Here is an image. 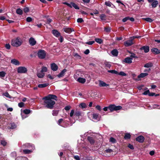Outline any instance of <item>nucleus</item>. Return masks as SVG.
I'll return each instance as SVG.
<instances>
[{
	"mask_svg": "<svg viewBox=\"0 0 160 160\" xmlns=\"http://www.w3.org/2000/svg\"><path fill=\"white\" fill-rule=\"evenodd\" d=\"M91 115L93 119L97 121H99L100 120V118L98 114L97 113H92Z\"/></svg>",
	"mask_w": 160,
	"mask_h": 160,
	"instance_id": "nucleus-8",
	"label": "nucleus"
},
{
	"mask_svg": "<svg viewBox=\"0 0 160 160\" xmlns=\"http://www.w3.org/2000/svg\"><path fill=\"white\" fill-rule=\"evenodd\" d=\"M129 17H126L125 18L123 19L122 21L123 22H126L128 20H129Z\"/></svg>",
	"mask_w": 160,
	"mask_h": 160,
	"instance_id": "nucleus-55",
	"label": "nucleus"
},
{
	"mask_svg": "<svg viewBox=\"0 0 160 160\" xmlns=\"http://www.w3.org/2000/svg\"><path fill=\"white\" fill-rule=\"evenodd\" d=\"M153 66V64L151 62H149L145 64L144 65V67L147 68H149L152 67Z\"/></svg>",
	"mask_w": 160,
	"mask_h": 160,
	"instance_id": "nucleus-26",
	"label": "nucleus"
},
{
	"mask_svg": "<svg viewBox=\"0 0 160 160\" xmlns=\"http://www.w3.org/2000/svg\"><path fill=\"white\" fill-rule=\"evenodd\" d=\"M16 12L18 14L22 15L23 13V12L21 9L20 8H18L16 10Z\"/></svg>",
	"mask_w": 160,
	"mask_h": 160,
	"instance_id": "nucleus-29",
	"label": "nucleus"
},
{
	"mask_svg": "<svg viewBox=\"0 0 160 160\" xmlns=\"http://www.w3.org/2000/svg\"><path fill=\"white\" fill-rule=\"evenodd\" d=\"M7 142L4 140H2L1 141V144L3 146H5L7 144Z\"/></svg>",
	"mask_w": 160,
	"mask_h": 160,
	"instance_id": "nucleus-44",
	"label": "nucleus"
},
{
	"mask_svg": "<svg viewBox=\"0 0 160 160\" xmlns=\"http://www.w3.org/2000/svg\"><path fill=\"white\" fill-rule=\"evenodd\" d=\"M46 55V52L44 50H40L38 52V56L40 59L44 58L45 57Z\"/></svg>",
	"mask_w": 160,
	"mask_h": 160,
	"instance_id": "nucleus-5",
	"label": "nucleus"
},
{
	"mask_svg": "<svg viewBox=\"0 0 160 160\" xmlns=\"http://www.w3.org/2000/svg\"><path fill=\"white\" fill-rule=\"evenodd\" d=\"M6 73L4 71L0 72V77L3 78L5 77Z\"/></svg>",
	"mask_w": 160,
	"mask_h": 160,
	"instance_id": "nucleus-30",
	"label": "nucleus"
},
{
	"mask_svg": "<svg viewBox=\"0 0 160 160\" xmlns=\"http://www.w3.org/2000/svg\"><path fill=\"white\" fill-rule=\"evenodd\" d=\"M24 104L23 102H21L18 103V106L20 108H22L24 107Z\"/></svg>",
	"mask_w": 160,
	"mask_h": 160,
	"instance_id": "nucleus-52",
	"label": "nucleus"
},
{
	"mask_svg": "<svg viewBox=\"0 0 160 160\" xmlns=\"http://www.w3.org/2000/svg\"><path fill=\"white\" fill-rule=\"evenodd\" d=\"M153 108H156L158 109H160V107H159V106L157 105H154L153 106Z\"/></svg>",
	"mask_w": 160,
	"mask_h": 160,
	"instance_id": "nucleus-64",
	"label": "nucleus"
},
{
	"mask_svg": "<svg viewBox=\"0 0 160 160\" xmlns=\"http://www.w3.org/2000/svg\"><path fill=\"white\" fill-rule=\"evenodd\" d=\"M95 42V41H89L88 42H86V43L89 45H92Z\"/></svg>",
	"mask_w": 160,
	"mask_h": 160,
	"instance_id": "nucleus-50",
	"label": "nucleus"
},
{
	"mask_svg": "<svg viewBox=\"0 0 160 160\" xmlns=\"http://www.w3.org/2000/svg\"><path fill=\"white\" fill-rule=\"evenodd\" d=\"M103 63H104V64L107 67L110 68V67L111 66V65L110 64V63L109 62L105 61L103 62Z\"/></svg>",
	"mask_w": 160,
	"mask_h": 160,
	"instance_id": "nucleus-33",
	"label": "nucleus"
},
{
	"mask_svg": "<svg viewBox=\"0 0 160 160\" xmlns=\"http://www.w3.org/2000/svg\"><path fill=\"white\" fill-rule=\"evenodd\" d=\"M105 15L104 14L101 15L100 16V18L102 20H104L105 19Z\"/></svg>",
	"mask_w": 160,
	"mask_h": 160,
	"instance_id": "nucleus-56",
	"label": "nucleus"
},
{
	"mask_svg": "<svg viewBox=\"0 0 160 160\" xmlns=\"http://www.w3.org/2000/svg\"><path fill=\"white\" fill-rule=\"evenodd\" d=\"M31 111L29 109H25L23 111V112L25 114H28L30 113Z\"/></svg>",
	"mask_w": 160,
	"mask_h": 160,
	"instance_id": "nucleus-46",
	"label": "nucleus"
},
{
	"mask_svg": "<svg viewBox=\"0 0 160 160\" xmlns=\"http://www.w3.org/2000/svg\"><path fill=\"white\" fill-rule=\"evenodd\" d=\"M150 93V92L149 90H147L145 91L142 94L144 95H147L148 94L149 95V94Z\"/></svg>",
	"mask_w": 160,
	"mask_h": 160,
	"instance_id": "nucleus-53",
	"label": "nucleus"
},
{
	"mask_svg": "<svg viewBox=\"0 0 160 160\" xmlns=\"http://www.w3.org/2000/svg\"><path fill=\"white\" fill-rule=\"evenodd\" d=\"M74 56L77 59H80L81 58V56L77 53L74 54Z\"/></svg>",
	"mask_w": 160,
	"mask_h": 160,
	"instance_id": "nucleus-42",
	"label": "nucleus"
},
{
	"mask_svg": "<svg viewBox=\"0 0 160 160\" xmlns=\"http://www.w3.org/2000/svg\"><path fill=\"white\" fill-rule=\"evenodd\" d=\"M63 30L65 32L68 33H70L72 31H74L73 28H71L67 27L64 28H63Z\"/></svg>",
	"mask_w": 160,
	"mask_h": 160,
	"instance_id": "nucleus-9",
	"label": "nucleus"
},
{
	"mask_svg": "<svg viewBox=\"0 0 160 160\" xmlns=\"http://www.w3.org/2000/svg\"><path fill=\"white\" fill-rule=\"evenodd\" d=\"M23 11L27 13L29 12V9L28 7H26L23 9Z\"/></svg>",
	"mask_w": 160,
	"mask_h": 160,
	"instance_id": "nucleus-54",
	"label": "nucleus"
},
{
	"mask_svg": "<svg viewBox=\"0 0 160 160\" xmlns=\"http://www.w3.org/2000/svg\"><path fill=\"white\" fill-rule=\"evenodd\" d=\"M79 106L80 108H85L87 107L85 103H82L80 104Z\"/></svg>",
	"mask_w": 160,
	"mask_h": 160,
	"instance_id": "nucleus-35",
	"label": "nucleus"
},
{
	"mask_svg": "<svg viewBox=\"0 0 160 160\" xmlns=\"http://www.w3.org/2000/svg\"><path fill=\"white\" fill-rule=\"evenodd\" d=\"M52 33L56 37H58L60 35V33L56 30H53L52 31Z\"/></svg>",
	"mask_w": 160,
	"mask_h": 160,
	"instance_id": "nucleus-18",
	"label": "nucleus"
},
{
	"mask_svg": "<svg viewBox=\"0 0 160 160\" xmlns=\"http://www.w3.org/2000/svg\"><path fill=\"white\" fill-rule=\"evenodd\" d=\"M16 125L14 123L11 124V127L10 128L11 129H13L16 128Z\"/></svg>",
	"mask_w": 160,
	"mask_h": 160,
	"instance_id": "nucleus-47",
	"label": "nucleus"
},
{
	"mask_svg": "<svg viewBox=\"0 0 160 160\" xmlns=\"http://www.w3.org/2000/svg\"><path fill=\"white\" fill-rule=\"evenodd\" d=\"M72 7H73L76 9H79V8L77 6V5H76L74 3H73V2L72 3Z\"/></svg>",
	"mask_w": 160,
	"mask_h": 160,
	"instance_id": "nucleus-38",
	"label": "nucleus"
},
{
	"mask_svg": "<svg viewBox=\"0 0 160 160\" xmlns=\"http://www.w3.org/2000/svg\"><path fill=\"white\" fill-rule=\"evenodd\" d=\"M140 50H143L145 52L147 53L149 51V48L148 46H143L140 48Z\"/></svg>",
	"mask_w": 160,
	"mask_h": 160,
	"instance_id": "nucleus-13",
	"label": "nucleus"
},
{
	"mask_svg": "<svg viewBox=\"0 0 160 160\" xmlns=\"http://www.w3.org/2000/svg\"><path fill=\"white\" fill-rule=\"evenodd\" d=\"M51 68L53 71H57L58 68V66L55 63H52L51 64Z\"/></svg>",
	"mask_w": 160,
	"mask_h": 160,
	"instance_id": "nucleus-11",
	"label": "nucleus"
},
{
	"mask_svg": "<svg viewBox=\"0 0 160 160\" xmlns=\"http://www.w3.org/2000/svg\"><path fill=\"white\" fill-rule=\"evenodd\" d=\"M143 19H144L145 21L150 22H151L153 21V20L149 18H143Z\"/></svg>",
	"mask_w": 160,
	"mask_h": 160,
	"instance_id": "nucleus-36",
	"label": "nucleus"
},
{
	"mask_svg": "<svg viewBox=\"0 0 160 160\" xmlns=\"http://www.w3.org/2000/svg\"><path fill=\"white\" fill-rule=\"evenodd\" d=\"M95 41L99 44H101L102 42V40L100 38H96L95 39Z\"/></svg>",
	"mask_w": 160,
	"mask_h": 160,
	"instance_id": "nucleus-34",
	"label": "nucleus"
},
{
	"mask_svg": "<svg viewBox=\"0 0 160 160\" xmlns=\"http://www.w3.org/2000/svg\"><path fill=\"white\" fill-rule=\"evenodd\" d=\"M152 52H154L156 54H159L160 53V50H159L157 48H153L151 49Z\"/></svg>",
	"mask_w": 160,
	"mask_h": 160,
	"instance_id": "nucleus-19",
	"label": "nucleus"
},
{
	"mask_svg": "<svg viewBox=\"0 0 160 160\" xmlns=\"http://www.w3.org/2000/svg\"><path fill=\"white\" fill-rule=\"evenodd\" d=\"M105 31L107 32H109L111 30V28L109 27L105 28H104Z\"/></svg>",
	"mask_w": 160,
	"mask_h": 160,
	"instance_id": "nucleus-51",
	"label": "nucleus"
},
{
	"mask_svg": "<svg viewBox=\"0 0 160 160\" xmlns=\"http://www.w3.org/2000/svg\"><path fill=\"white\" fill-rule=\"evenodd\" d=\"M58 111L53 110L52 111V114L53 115L56 116H57L58 114Z\"/></svg>",
	"mask_w": 160,
	"mask_h": 160,
	"instance_id": "nucleus-45",
	"label": "nucleus"
},
{
	"mask_svg": "<svg viewBox=\"0 0 160 160\" xmlns=\"http://www.w3.org/2000/svg\"><path fill=\"white\" fill-rule=\"evenodd\" d=\"M48 83H44L43 84H39L38 85V87L39 88H43L47 87L48 85Z\"/></svg>",
	"mask_w": 160,
	"mask_h": 160,
	"instance_id": "nucleus-20",
	"label": "nucleus"
},
{
	"mask_svg": "<svg viewBox=\"0 0 160 160\" xmlns=\"http://www.w3.org/2000/svg\"><path fill=\"white\" fill-rule=\"evenodd\" d=\"M47 71V68L46 67L43 66L42 67L41 71L44 73V72H46Z\"/></svg>",
	"mask_w": 160,
	"mask_h": 160,
	"instance_id": "nucleus-37",
	"label": "nucleus"
},
{
	"mask_svg": "<svg viewBox=\"0 0 160 160\" xmlns=\"http://www.w3.org/2000/svg\"><path fill=\"white\" fill-rule=\"evenodd\" d=\"M27 71V68L25 67L20 66L17 68V72L18 73H26Z\"/></svg>",
	"mask_w": 160,
	"mask_h": 160,
	"instance_id": "nucleus-4",
	"label": "nucleus"
},
{
	"mask_svg": "<svg viewBox=\"0 0 160 160\" xmlns=\"http://www.w3.org/2000/svg\"><path fill=\"white\" fill-rule=\"evenodd\" d=\"M10 45L9 44H6L5 45L6 48L8 49H9L10 48Z\"/></svg>",
	"mask_w": 160,
	"mask_h": 160,
	"instance_id": "nucleus-63",
	"label": "nucleus"
},
{
	"mask_svg": "<svg viewBox=\"0 0 160 160\" xmlns=\"http://www.w3.org/2000/svg\"><path fill=\"white\" fill-rule=\"evenodd\" d=\"M44 73L41 71L37 74L38 77L40 78H42L44 76Z\"/></svg>",
	"mask_w": 160,
	"mask_h": 160,
	"instance_id": "nucleus-24",
	"label": "nucleus"
},
{
	"mask_svg": "<svg viewBox=\"0 0 160 160\" xmlns=\"http://www.w3.org/2000/svg\"><path fill=\"white\" fill-rule=\"evenodd\" d=\"M81 115V112L79 111L76 112L74 114V115L76 116H79Z\"/></svg>",
	"mask_w": 160,
	"mask_h": 160,
	"instance_id": "nucleus-48",
	"label": "nucleus"
},
{
	"mask_svg": "<svg viewBox=\"0 0 160 160\" xmlns=\"http://www.w3.org/2000/svg\"><path fill=\"white\" fill-rule=\"evenodd\" d=\"M131 136V135L129 133H127L125 134L124 138L125 139H128L130 138Z\"/></svg>",
	"mask_w": 160,
	"mask_h": 160,
	"instance_id": "nucleus-28",
	"label": "nucleus"
},
{
	"mask_svg": "<svg viewBox=\"0 0 160 160\" xmlns=\"http://www.w3.org/2000/svg\"><path fill=\"white\" fill-rule=\"evenodd\" d=\"M158 4V1L157 0H155L153 1V2L152 3L151 5L152 8H155L157 6Z\"/></svg>",
	"mask_w": 160,
	"mask_h": 160,
	"instance_id": "nucleus-23",
	"label": "nucleus"
},
{
	"mask_svg": "<svg viewBox=\"0 0 160 160\" xmlns=\"http://www.w3.org/2000/svg\"><path fill=\"white\" fill-rule=\"evenodd\" d=\"M32 21V19L30 17H28L26 18V21L27 22H31Z\"/></svg>",
	"mask_w": 160,
	"mask_h": 160,
	"instance_id": "nucleus-57",
	"label": "nucleus"
},
{
	"mask_svg": "<svg viewBox=\"0 0 160 160\" xmlns=\"http://www.w3.org/2000/svg\"><path fill=\"white\" fill-rule=\"evenodd\" d=\"M76 81L80 83L83 84L86 82V80L84 78L79 77L76 80Z\"/></svg>",
	"mask_w": 160,
	"mask_h": 160,
	"instance_id": "nucleus-14",
	"label": "nucleus"
},
{
	"mask_svg": "<svg viewBox=\"0 0 160 160\" xmlns=\"http://www.w3.org/2000/svg\"><path fill=\"white\" fill-rule=\"evenodd\" d=\"M3 95L7 98H11V97L8 92H6L3 93Z\"/></svg>",
	"mask_w": 160,
	"mask_h": 160,
	"instance_id": "nucleus-41",
	"label": "nucleus"
},
{
	"mask_svg": "<svg viewBox=\"0 0 160 160\" xmlns=\"http://www.w3.org/2000/svg\"><path fill=\"white\" fill-rule=\"evenodd\" d=\"M25 146V147L28 148H31L32 149L31 150H29L28 149H24L23 150V152L25 154H29L32 152V151L35 149V147L34 145L32 144H30L29 143H26L25 145H23V147Z\"/></svg>",
	"mask_w": 160,
	"mask_h": 160,
	"instance_id": "nucleus-3",
	"label": "nucleus"
},
{
	"mask_svg": "<svg viewBox=\"0 0 160 160\" xmlns=\"http://www.w3.org/2000/svg\"><path fill=\"white\" fill-rule=\"evenodd\" d=\"M136 140L139 142H142L144 140V138L142 136H140L137 137L136 139Z\"/></svg>",
	"mask_w": 160,
	"mask_h": 160,
	"instance_id": "nucleus-12",
	"label": "nucleus"
},
{
	"mask_svg": "<svg viewBox=\"0 0 160 160\" xmlns=\"http://www.w3.org/2000/svg\"><path fill=\"white\" fill-rule=\"evenodd\" d=\"M29 44L32 46L35 45L36 43V41L33 38L31 37L29 40Z\"/></svg>",
	"mask_w": 160,
	"mask_h": 160,
	"instance_id": "nucleus-7",
	"label": "nucleus"
},
{
	"mask_svg": "<svg viewBox=\"0 0 160 160\" xmlns=\"http://www.w3.org/2000/svg\"><path fill=\"white\" fill-rule=\"evenodd\" d=\"M72 2H71L70 3L65 2L64 3V4L66 5H67L70 8H72Z\"/></svg>",
	"mask_w": 160,
	"mask_h": 160,
	"instance_id": "nucleus-49",
	"label": "nucleus"
},
{
	"mask_svg": "<svg viewBox=\"0 0 160 160\" xmlns=\"http://www.w3.org/2000/svg\"><path fill=\"white\" fill-rule=\"evenodd\" d=\"M74 110H72L71 111V112L70 113V116L71 117H72L74 114Z\"/></svg>",
	"mask_w": 160,
	"mask_h": 160,
	"instance_id": "nucleus-58",
	"label": "nucleus"
},
{
	"mask_svg": "<svg viewBox=\"0 0 160 160\" xmlns=\"http://www.w3.org/2000/svg\"><path fill=\"white\" fill-rule=\"evenodd\" d=\"M122 108V107L120 106H116L115 105V111L119 110Z\"/></svg>",
	"mask_w": 160,
	"mask_h": 160,
	"instance_id": "nucleus-40",
	"label": "nucleus"
},
{
	"mask_svg": "<svg viewBox=\"0 0 160 160\" xmlns=\"http://www.w3.org/2000/svg\"><path fill=\"white\" fill-rule=\"evenodd\" d=\"M67 71L66 69H64L58 75V77L59 78L62 77L64 76L65 74V72Z\"/></svg>",
	"mask_w": 160,
	"mask_h": 160,
	"instance_id": "nucleus-16",
	"label": "nucleus"
},
{
	"mask_svg": "<svg viewBox=\"0 0 160 160\" xmlns=\"http://www.w3.org/2000/svg\"><path fill=\"white\" fill-rule=\"evenodd\" d=\"M11 62L12 64L16 65H19L20 64L18 60L15 59L11 60Z\"/></svg>",
	"mask_w": 160,
	"mask_h": 160,
	"instance_id": "nucleus-15",
	"label": "nucleus"
},
{
	"mask_svg": "<svg viewBox=\"0 0 160 160\" xmlns=\"http://www.w3.org/2000/svg\"><path fill=\"white\" fill-rule=\"evenodd\" d=\"M105 152L107 153H110L112 152V150L111 149H108L105 150Z\"/></svg>",
	"mask_w": 160,
	"mask_h": 160,
	"instance_id": "nucleus-59",
	"label": "nucleus"
},
{
	"mask_svg": "<svg viewBox=\"0 0 160 160\" xmlns=\"http://www.w3.org/2000/svg\"><path fill=\"white\" fill-rule=\"evenodd\" d=\"M108 108L111 112L115 111V105H111L108 107Z\"/></svg>",
	"mask_w": 160,
	"mask_h": 160,
	"instance_id": "nucleus-25",
	"label": "nucleus"
},
{
	"mask_svg": "<svg viewBox=\"0 0 160 160\" xmlns=\"http://www.w3.org/2000/svg\"><path fill=\"white\" fill-rule=\"evenodd\" d=\"M88 139L91 144H93L94 142V141L92 137H88Z\"/></svg>",
	"mask_w": 160,
	"mask_h": 160,
	"instance_id": "nucleus-31",
	"label": "nucleus"
},
{
	"mask_svg": "<svg viewBox=\"0 0 160 160\" xmlns=\"http://www.w3.org/2000/svg\"><path fill=\"white\" fill-rule=\"evenodd\" d=\"M98 85L101 87H107L109 86L108 84L100 80L99 81Z\"/></svg>",
	"mask_w": 160,
	"mask_h": 160,
	"instance_id": "nucleus-10",
	"label": "nucleus"
},
{
	"mask_svg": "<svg viewBox=\"0 0 160 160\" xmlns=\"http://www.w3.org/2000/svg\"><path fill=\"white\" fill-rule=\"evenodd\" d=\"M117 75H120L122 76H126V74L124 73V72L121 71L120 72H118V73Z\"/></svg>",
	"mask_w": 160,
	"mask_h": 160,
	"instance_id": "nucleus-43",
	"label": "nucleus"
},
{
	"mask_svg": "<svg viewBox=\"0 0 160 160\" xmlns=\"http://www.w3.org/2000/svg\"><path fill=\"white\" fill-rule=\"evenodd\" d=\"M105 4L108 6L111 7V5H112L113 8L115 7V6L113 5L111 2L109 1H107L105 2Z\"/></svg>",
	"mask_w": 160,
	"mask_h": 160,
	"instance_id": "nucleus-27",
	"label": "nucleus"
},
{
	"mask_svg": "<svg viewBox=\"0 0 160 160\" xmlns=\"http://www.w3.org/2000/svg\"><path fill=\"white\" fill-rule=\"evenodd\" d=\"M112 54L114 56H117L118 55V52L116 49H114L111 52Z\"/></svg>",
	"mask_w": 160,
	"mask_h": 160,
	"instance_id": "nucleus-22",
	"label": "nucleus"
},
{
	"mask_svg": "<svg viewBox=\"0 0 160 160\" xmlns=\"http://www.w3.org/2000/svg\"><path fill=\"white\" fill-rule=\"evenodd\" d=\"M57 98V97L55 95H49L42 98L44 100L43 105L47 108L52 109L55 103V102L52 99L56 100Z\"/></svg>",
	"mask_w": 160,
	"mask_h": 160,
	"instance_id": "nucleus-1",
	"label": "nucleus"
},
{
	"mask_svg": "<svg viewBox=\"0 0 160 160\" xmlns=\"http://www.w3.org/2000/svg\"><path fill=\"white\" fill-rule=\"evenodd\" d=\"M22 39L19 37H18L13 39L11 41V45L14 47H18L20 46L23 43Z\"/></svg>",
	"mask_w": 160,
	"mask_h": 160,
	"instance_id": "nucleus-2",
	"label": "nucleus"
},
{
	"mask_svg": "<svg viewBox=\"0 0 160 160\" xmlns=\"http://www.w3.org/2000/svg\"><path fill=\"white\" fill-rule=\"evenodd\" d=\"M132 41V39L130 38L129 40H128L124 42V46L125 47H128L132 45L133 44Z\"/></svg>",
	"mask_w": 160,
	"mask_h": 160,
	"instance_id": "nucleus-6",
	"label": "nucleus"
},
{
	"mask_svg": "<svg viewBox=\"0 0 160 160\" xmlns=\"http://www.w3.org/2000/svg\"><path fill=\"white\" fill-rule=\"evenodd\" d=\"M77 22H78L81 23L83 21V19L82 18H79L77 19Z\"/></svg>",
	"mask_w": 160,
	"mask_h": 160,
	"instance_id": "nucleus-60",
	"label": "nucleus"
},
{
	"mask_svg": "<svg viewBox=\"0 0 160 160\" xmlns=\"http://www.w3.org/2000/svg\"><path fill=\"white\" fill-rule=\"evenodd\" d=\"M128 147L131 149H134L133 145L130 144L128 145Z\"/></svg>",
	"mask_w": 160,
	"mask_h": 160,
	"instance_id": "nucleus-61",
	"label": "nucleus"
},
{
	"mask_svg": "<svg viewBox=\"0 0 160 160\" xmlns=\"http://www.w3.org/2000/svg\"><path fill=\"white\" fill-rule=\"evenodd\" d=\"M132 58L130 57H127L124 60V62L128 63H131L132 62Z\"/></svg>",
	"mask_w": 160,
	"mask_h": 160,
	"instance_id": "nucleus-17",
	"label": "nucleus"
},
{
	"mask_svg": "<svg viewBox=\"0 0 160 160\" xmlns=\"http://www.w3.org/2000/svg\"><path fill=\"white\" fill-rule=\"evenodd\" d=\"M109 142L112 143H114L116 142V140L113 138L111 137L110 138Z\"/></svg>",
	"mask_w": 160,
	"mask_h": 160,
	"instance_id": "nucleus-32",
	"label": "nucleus"
},
{
	"mask_svg": "<svg viewBox=\"0 0 160 160\" xmlns=\"http://www.w3.org/2000/svg\"><path fill=\"white\" fill-rule=\"evenodd\" d=\"M108 72L112 73H114L117 75V74L118 73V72L115 70H108Z\"/></svg>",
	"mask_w": 160,
	"mask_h": 160,
	"instance_id": "nucleus-39",
	"label": "nucleus"
},
{
	"mask_svg": "<svg viewBox=\"0 0 160 160\" xmlns=\"http://www.w3.org/2000/svg\"><path fill=\"white\" fill-rule=\"evenodd\" d=\"M71 108V107L69 106H66L65 107V109L66 111L69 110Z\"/></svg>",
	"mask_w": 160,
	"mask_h": 160,
	"instance_id": "nucleus-62",
	"label": "nucleus"
},
{
	"mask_svg": "<svg viewBox=\"0 0 160 160\" xmlns=\"http://www.w3.org/2000/svg\"><path fill=\"white\" fill-rule=\"evenodd\" d=\"M148 74L147 73H142L138 75V78H143L148 76Z\"/></svg>",
	"mask_w": 160,
	"mask_h": 160,
	"instance_id": "nucleus-21",
	"label": "nucleus"
}]
</instances>
